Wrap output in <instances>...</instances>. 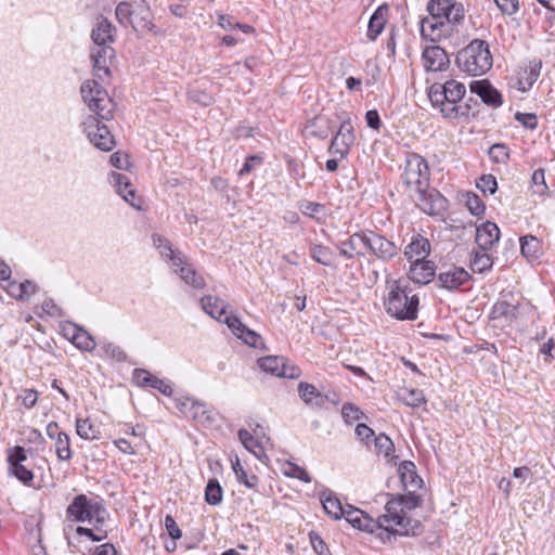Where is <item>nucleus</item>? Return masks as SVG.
Wrapping results in <instances>:
<instances>
[{"label":"nucleus","mask_w":555,"mask_h":555,"mask_svg":"<svg viewBox=\"0 0 555 555\" xmlns=\"http://www.w3.org/2000/svg\"><path fill=\"white\" fill-rule=\"evenodd\" d=\"M502 13L512 15L518 10V0H494Z\"/></svg>","instance_id":"nucleus-62"},{"label":"nucleus","mask_w":555,"mask_h":555,"mask_svg":"<svg viewBox=\"0 0 555 555\" xmlns=\"http://www.w3.org/2000/svg\"><path fill=\"white\" fill-rule=\"evenodd\" d=\"M284 475L287 477L299 479L306 483L311 482L309 473L295 463L287 462L284 466Z\"/></svg>","instance_id":"nucleus-49"},{"label":"nucleus","mask_w":555,"mask_h":555,"mask_svg":"<svg viewBox=\"0 0 555 555\" xmlns=\"http://www.w3.org/2000/svg\"><path fill=\"white\" fill-rule=\"evenodd\" d=\"M500 240L499 227L491 222L486 221L476 229L475 242L479 249L488 250Z\"/></svg>","instance_id":"nucleus-19"},{"label":"nucleus","mask_w":555,"mask_h":555,"mask_svg":"<svg viewBox=\"0 0 555 555\" xmlns=\"http://www.w3.org/2000/svg\"><path fill=\"white\" fill-rule=\"evenodd\" d=\"M515 119L527 129L534 130L538 127V118L533 113L517 112L515 114Z\"/></svg>","instance_id":"nucleus-56"},{"label":"nucleus","mask_w":555,"mask_h":555,"mask_svg":"<svg viewBox=\"0 0 555 555\" xmlns=\"http://www.w3.org/2000/svg\"><path fill=\"white\" fill-rule=\"evenodd\" d=\"M55 452L60 461H69L72 459L69 437L66 433L55 440Z\"/></svg>","instance_id":"nucleus-47"},{"label":"nucleus","mask_w":555,"mask_h":555,"mask_svg":"<svg viewBox=\"0 0 555 555\" xmlns=\"http://www.w3.org/2000/svg\"><path fill=\"white\" fill-rule=\"evenodd\" d=\"M114 26L107 18L101 17L92 29L91 38L96 46H108L114 41Z\"/></svg>","instance_id":"nucleus-32"},{"label":"nucleus","mask_w":555,"mask_h":555,"mask_svg":"<svg viewBox=\"0 0 555 555\" xmlns=\"http://www.w3.org/2000/svg\"><path fill=\"white\" fill-rule=\"evenodd\" d=\"M466 207L474 216H480L485 212V204L481 198L475 193H467Z\"/></svg>","instance_id":"nucleus-53"},{"label":"nucleus","mask_w":555,"mask_h":555,"mask_svg":"<svg viewBox=\"0 0 555 555\" xmlns=\"http://www.w3.org/2000/svg\"><path fill=\"white\" fill-rule=\"evenodd\" d=\"M101 349L104 351L105 356L116 360V361H125L127 356L125 351L114 343H102Z\"/></svg>","instance_id":"nucleus-54"},{"label":"nucleus","mask_w":555,"mask_h":555,"mask_svg":"<svg viewBox=\"0 0 555 555\" xmlns=\"http://www.w3.org/2000/svg\"><path fill=\"white\" fill-rule=\"evenodd\" d=\"M165 526H166V529L168 531V534L173 539V540H178L181 538L182 535V532L180 530V528L178 527L176 520L173 519L172 516L170 515H167L166 518H165Z\"/></svg>","instance_id":"nucleus-64"},{"label":"nucleus","mask_w":555,"mask_h":555,"mask_svg":"<svg viewBox=\"0 0 555 555\" xmlns=\"http://www.w3.org/2000/svg\"><path fill=\"white\" fill-rule=\"evenodd\" d=\"M10 469L12 474L24 483H29L34 479L33 472L26 468L23 464L11 466Z\"/></svg>","instance_id":"nucleus-59"},{"label":"nucleus","mask_w":555,"mask_h":555,"mask_svg":"<svg viewBox=\"0 0 555 555\" xmlns=\"http://www.w3.org/2000/svg\"><path fill=\"white\" fill-rule=\"evenodd\" d=\"M72 343L82 351H92L96 346L94 338L82 327H80L77 335H73Z\"/></svg>","instance_id":"nucleus-45"},{"label":"nucleus","mask_w":555,"mask_h":555,"mask_svg":"<svg viewBox=\"0 0 555 555\" xmlns=\"http://www.w3.org/2000/svg\"><path fill=\"white\" fill-rule=\"evenodd\" d=\"M298 393L306 404L317 408L322 406L326 399L314 385L304 382L298 385Z\"/></svg>","instance_id":"nucleus-35"},{"label":"nucleus","mask_w":555,"mask_h":555,"mask_svg":"<svg viewBox=\"0 0 555 555\" xmlns=\"http://www.w3.org/2000/svg\"><path fill=\"white\" fill-rule=\"evenodd\" d=\"M531 182L532 192L534 194L542 196L547 193L548 186L545 182V173L543 169H537L533 171Z\"/></svg>","instance_id":"nucleus-50"},{"label":"nucleus","mask_w":555,"mask_h":555,"mask_svg":"<svg viewBox=\"0 0 555 555\" xmlns=\"http://www.w3.org/2000/svg\"><path fill=\"white\" fill-rule=\"evenodd\" d=\"M541 250V242L533 235L520 238V251L527 259H538Z\"/></svg>","instance_id":"nucleus-38"},{"label":"nucleus","mask_w":555,"mask_h":555,"mask_svg":"<svg viewBox=\"0 0 555 555\" xmlns=\"http://www.w3.org/2000/svg\"><path fill=\"white\" fill-rule=\"evenodd\" d=\"M399 398L409 406L417 408L425 402L422 390L404 388L399 392Z\"/></svg>","instance_id":"nucleus-46"},{"label":"nucleus","mask_w":555,"mask_h":555,"mask_svg":"<svg viewBox=\"0 0 555 555\" xmlns=\"http://www.w3.org/2000/svg\"><path fill=\"white\" fill-rule=\"evenodd\" d=\"M76 433L86 440H96L101 437V431L98 426L92 424L89 418L76 420Z\"/></svg>","instance_id":"nucleus-39"},{"label":"nucleus","mask_w":555,"mask_h":555,"mask_svg":"<svg viewBox=\"0 0 555 555\" xmlns=\"http://www.w3.org/2000/svg\"><path fill=\"white\" fill-rule=\"evenodd\" d=\"M341 415L347 424H352L364 416L363 412L354 404L347 402L341 408Z\"/></svg>","instance_id":"nucleus-52"},{"label":"nucleus","mask_w":555,"mask_h":555,"mask_svg":"<svg viewBox=\"0 0 555 555\" xmlns=\"http://www.w3.org/2000/svg\"><path fill=\"white\" fill-rule=\"evenodd\" d=\"M307 129L310 134L326 139L332 130V122L326 116L317 115L308 122Z\"/></svg>","instance_id":"nucleus-36"},{"label":"nucleus","mask_w":555,"mask_h":555,"mask_svg":"<svg viewBox=\"0 0 555 555\" xmlns=\"http://www.w3.org/2000/svg\"><path fill=\"white\" fill-rule=\"evenodd\" d=\"M489 154L495 163H505L508 159V150L504 144L492 145Z\"/></svg>","instance_id":"nucleus-57"},{"label":"nucleus","mask_w":555,"mask_h":555,"mask_svg":"<svg viewBox=\"0 0 555 555\" xmlns=\"http://www.w3.org/2000/svg\"><path fill=\"white\" fill-rule=\"evenodd\" d=\"M66 513L67 517L75 521L94 524L96 529L104 525L108 516L101 502L89 500L85 494L76 495L68 505Z\"/></svg>","instance_id":"nucleus-7"},{"label":"nucleus","mask_w":555,"mask_h":555,"mask_svg":"<svg viewBox=\"0 0 555 555\" xmlns=\"http://www.w3.org/2000/svg\"><path fill=\"white\" fill-rule=\"evenodd\" d=\"M477 188L482 193H489L494 194L498 189V182L494 176L492 175H483L478 181H477Z\"/></svg>","instance_id":"nucleus-55"},{"label":"nucleus","mask_w":555,"mask_h":555,"mask_svg":"<svg viewBox=\"0 0 555 555\" xmlns=\"http://www.w3.org/2000/svg\"><path fill=\"white\" fill-rule=\"evenodd\" d=\"M344 517L350 525H352V527L365 532L372 533L376 528H378L377 521L363 511L351 505L347 506Z\"/></svg>","instance_id":"nucleus-20"},{"label":"nucleus","mask_w":555,"mask_h":555,"mask_svg":"<svg viewBox=\"0 0 555 555\" xmlns=\"http://www.w3.org/2000/svg\"><path fill=\"white\" fill-rule=\"evenodd\" d=\"M415 491H408V495L399 496L398 500L402 502L403 511L406 509H413L418 506L420 504V498L414 494Z\"/></svg>","instance_id":"nucleus-63"},{"label":"nucleus","mask_w":555,"mask_h":555,"mask_svg":"<svg viewBox=\"0 0 555 555\" xmlns=\"http://www.w3.org/2000/svg\"><path fill=\"white\" fill-rule=\"evenodd\" d=\"M259 366L262 371L282 377L285 359L276 356H269L259 359Z\"/></svg>","instance_id":"nucleus-40"},{"label":"nucleus","mask_w":555,"mask_h":555,"mask_svg":"<svg viewBox=\"0 0 555 555\" xmlns=\"http://www.w3.org/2000/svg\"><path fill=\"white\" fill-rule=\"evenodd\" d=\"M154 247L159 251L160 256L171 261L172 267H179L185 262V256L181 251L173 249L168 238L160 234L152 236Z\"/></svg>","instance_id":"nucleus-22"},{"label":"nucleus","mask_w":555,"mask_h":555,"mask_svg":"<svg viewBox=\"0 0 555 555\" xmlns=\"http://www.w3.org/2000/svg\"><path fill=\"white\" fill-rule=\"evenodd\" d=\"M175 268V272L179 274L186 285L192 286L194 289H203L206 286L205 279L186 261Z\"/></svg>","instance_id":"nucleus-33"},{"label":"nucleus","mask_w":555,"mask_h":555,"mask_svg":"<svg viewBox=\"0 0 555 555\" xmlns=\"http://www.w3.org/2000/svg\"><path fill=\"white\" fill-rule=\"evenodd\" d=\"M493 261L487 250H478L474 253L470 260V268L474 272L483 273L492 268Z\"/></svg>","instance_id":"nucleus-41"},{"label":"nucleus","mask_w":555,"mask_h":555,"mask_svg":"<svg viewBox=\"0 0 555 555\" xmlns=\"http://www.w3.org/2000/svg\"><path fill=\"white\" fill-rule=\"evenodd\" d=\"M83 131L90 143L96 149L108 152L115 146V140L106 125L95 116H88L82 122Z\"/></svg>","instance_id":"nucleus-10"},{"label":"nucleus","mask_w":555,"mask_h":555,"mask_svg":"<svg viewBox=\"0 0 555 555\" xmlns=\"http://www.w3.org/2000/svg\"><path fill=\"white\" fill-rule=\"evenodd\" d=\"M456 64L462 72L472 76H481L491 69L493 59L489 44L481 39H474L456 55Z\"/></svg>","instance_id":"nucleus-5"},{"label":"nucleus","mask_w":555,"mask_h":555,"mask_svg":"<svg viewBox=\"0 0 555 555\" xmlns=\"http://www.w3.org/2000/svg\"><path fill=\"white\" fill-rule=\"evenodd\" d=\"M237 435L242 444L258 460L263 461L267 459L262 444L247 429H240Z\"/></svg>","instance_id":"nucleus-37"},{"label":"nucleus","mask_w":555,"mask_h":555,"mask_svg":"<svg viewBox=\"0 0 555 555\" xmlns=\"http://www.w3.org/2000/svg\"><path fill=\"white\" fill-rule=\"evenodd\" d=\"M356 142L354 128L350 117L340 122L339 129L328 147L331 154L339 155L340 158L347 157L349 150Z\"/></svg>","instance_id":"nucleus-11"},{"label":"nucleus","mask_w":555,"mask_h":555,"mask_svg":"<svg viewBox=\"0 0 555 555\" xmlns=\"http://www.w3.org/2000/svg\"><path fill=\"white\" fill-rule=\"evenodd\" d=\"M385 511L386 513L377 520L378 528H384L395 535H416L421 532V522L406 517L402 502L398 498L390 499L385 505Z\"/></svg>","instance_id":"nucleus-6"},{"label":"nucleus","mask_w":555,"mask_h":555,"mask_svg":"<svg viewBox=\"0 0 555 555\" xmlns=\"http://www.w3.org/2000/svg\"><path fill=\"white\" fill-rule=\"evenodd\" d=\"M224 323L231 332L246 345L256 348L262 343L261 336L243 324L236 314L229 313L224 319Z\"/></svg>","instance_id":"nucleus-15"},{"label":"nucleus","mask_w":555,"mask_h":555,"mask_svg":"<svg viewBox=\"0 0 555 555\" xmlns=\"http://www.w3.org/2000/svg\"><path fill=\"white\" fill-rule=\"evenodd\" d=\"M374 446L375 451L378 454H383L385 457H388L395 449L392 440L385 434H379L375 437Z\"/></svg>","instance_id":"nucleus-51"},{"label":"nucleus","mask_w":555,"mask_h":555,"mask_svg":"<svg viewBox=\"0 0 555 555\" xmlns=\"http://www.w3.org/2000/svg\"><path fill=\"white\" fill-rule=\"evenodd\" d=\"M133 378L135 383L141 387H151L153 389H157L166 396H170L172 392V387L168 383L158 378L157 376L152 375L145 370H134Z\"/></svg>","instance_id":"nucleus-24"},{"label":"nucleus","mask_w":555,"mask_h":555,"mask_svg":"<svg viewBox=\"0 0 555 555\" xmlns=\"http://www.w3.org/2000/svg\"><path fill=\"white\" fill-rule=\"evenodd\" d=\"M366 247L369 254L383 261L392 259L399 251L398 246L392 241L374 231H367Z\"/></svg>","instance_id":"nucleus-14"},{"label":"nucleus","mask_w":555,"mask_h":555,"mask_svg":"<svg viewBox=\"0 0 555 555\" xmlns=\"http://www.w3.org/2000/svg\"><path fill=\"white\" fill-rule=\"evenodd\" d=\"M515 314H516V306H514L507 301L500 300V301L495 302L494 306L492 307L491 319L496 320V319L504 318L506 321H511V320H513Z\"/></svg>","instance_id":"nucleus-44"},{"label":"nucleus","mask_w":555,"mask_h":555,"mask_svg":"<svg viewBox=\"0 0 555 555\" xmlns=\"http://www.w3.org/2000/svg\"><path fill=\"white\" fill-rule=\"evenodd\" d=\"M416 206L427 215H439L447 209V199L436 190L428 186L410 196Z\"/></svg>","instance_id":"nucleus-12"},{"label":"nucleus","mask_w":555,"mask_h":555,"mask_svg":"<svg viewBox=\"0 0 555 555\" xmlns=\"http://www.w3.org/2000/svg\"><path fill=\"white\" fill-rule=\"evenodd\" d=\"M366 240L367 231L353 233L347 241L339 243V254L346 259H353L356 256H365L367 253Z\"/></svg>","instance_id":"nucleus-16"},{"label":"nucleus","mask_w":555,"mask_h":555,"mask_svg":"<svg viewBox=\"0 0 555 555\" xmlns=\"http://www.w3.org/2000/svg\"><path fill=\"white\" fill-rule=\"evenodd\" d=\"M470 91L476 93L481 101L494 108L502 105L501 93L489 82V80H475L469 85Z\"/></svg>","instance_id":"nucleus-18"},{"label":"nucleus","mask_w":555,"mask_h":555,"mask_svg":"<svg viewBox=\"0 0 555 555\" xmlns=\"http://www.w3.org/2000/svg\"><path fill=\"white\" fill-rule=\"evenodd\" d=\"M401 482L406 491H416L421 488L422 479L415 472V465L410 461H404L399 466Z\"/></svg>","instance_id":"nucleus-29"},{"label":"nucleus","mask_w":555,"mask_h":555,"mask_svg":"<svg viewBox=\"0 0 555 555\" xmlns=\"http://www.w3.org/2000/svg\"><path fill=\"white\" fill-rule=\"evenodd\" d=\"M424 67L428 72H443L449 66L447 52L439 46H428L423 50Z\"/></svg>","instance_id":"nucleus-17"},{"label":"nucleus","mask_w":555,"mask_h":555,"mask_svg":"<svg viewBox=\"0 0 555 555\" xmlns=\"http://www.w3.org/2000/svg\"><path fill=\"white\" fill-rule=\"evenodd\" d=\"M388 314L398 320H415L417 318L418 297L403 285L401 281L389 283V292L384 302Z\"/></svg>","instance_id":"nucleus-4"},{"label":"nucleus","mask_w":555,"mask_h":555,"mask_svg":"<svg viewBox=\"0 0 555 555\" xmlns=\"http://www.w3.org/2000/svg\"><path fill=\"white\" fill-rule=\"evenodd\" d=\"M201 307L207 314L218 321L224 322V319L228 315V304L216 296H203L201 298Z\"/></svg>","instance_id":"nucleus-26"},{"label":"nucleus","mask_w":555,"mask_h":555,"mask_svg":"<svg viewBox=\"0 0 555 555\" xmlns=\"http://www.w3.org/2000/svg\"><path fill=\"white\" fill-rule=\"evenodd\" d=\"M469 278L470 275L465 269L451 266L439 273L438 281L442 287L455 289L465 284Z\"/></svg>","instance_id":"nucleus-21"},{"label":"nucleus","mask_w":555,"mask_h":555,"mask_svg":"<svg viewBox=\"0 0 555 555\" xmlns=\"http://www.w3.org/2000/svg\"><path fill=\"white\" fill-rule=\"evenodd\" d=\"M177 408L186 417H191L201 424H211L216 421L217 412L204 402L185 398L177 403Z\"/></svg>","instance_id":"nucleus-13"},{"label":"nucleus","mask_w":555,"mask_h":555,"mask_svg":"<svg viewBox=\"0 0 555 555\" xmlns=\"http://www.w3.org/2000/svg\"><path fill=\"white\" fill-rule=\"evenodd\" d=\"M115 15L119 24L131 25L139 35L156 33L153 22L154 14L145 0H138L133 3L122 1L116 7Z\"/></svg>","instance_id":"nucleus-3"},{"label":"nucleus","mask_w":555,"mask_h":555,"mask_svg":"<svg viewBox=\"0 0 555 555\" xmlns=\"http://www.w3.org/2000/svg\"><path fill=\"white\" fill-rule=\"evenodd\" d=\"M98 50L92 52L93 69L95 75L102 79L103 75H109V64L114 57L115 51L109 46H98Z\"/></svg>","instance_id":"nucleus-23"},{"label":"nucleus","mask_w":555,"mask_h":555,"mask_svg":"<svg viewBox=\"0 0 555 555\" xmlns=\"http://www.w3.org/2000/svg\"><path fill=\"white\" fill-rule=\"evenodd\" d=\"M83 102L102 120L112 117L111 99L107 91L96 81L87 80L80 87Z\"/></svg>","instance_id":"nucleus-9"},{"label":"nucleus","mask_w":555,"mask_h":555,"mask_svg":"<svg viewBox=\"0 0 555 555\" xmlns=\"http://www.w3.org/2000/svg\"><path fill=\"white\" fill-rule=\"evenodd\" d=\"M388 15V7L379 5L375 12L372 14L366 36L371 41H375L376 38L382 34L385 28L386 21Z\"/></svg>","instance_id":"nucleus-27"},{"label":"nucleus","mask_w":555,"mask_h":555,"mask_svg":"<svg viewBox=\"0 0 555 555\" xmlns=\"http://www.w3.org/2000/svg\"><path fill=\"white\" fill-rule=\"evenodd\" d=\"M320 501L325 513L334 519H339L344 516L346 508L343 507L340 501L331 490H324L320 493Z\"/></svg>","instance_id":"nucleus-34"},{"label":"nucleus","mask_w":555,"mask_h":555,"mask_svg":"<svg viewBox=\"0 0 555 555\" xmlns=\"http://www.w3.org/2000/svg\"><path fill=\"white\" fill-rule=\"evenodd\" d=\"M111 177L112 182L116 186L117 193L132 207L140 209V206L134 203L135 191L131 186L129 179L125 175L118 172H112Z\"/></svg>","instance_id":"nucleus-31"},{"label":"nucleus","mask_w":555,"mask_h":555,"mask_svg":"<svg viewBox=\"0 0 555 555\" xmlns=\"http://www.w3.org/2000/svg\"><path fill=\"white\" fill-rule=\"evenodd\" d=\"M310 256L314 261L326 267L332 266L334 259L333 250L323 245H312L310 247Z\"/></svg>","instance_id":"nucleus-42"},{"label":"nucleus","mask_w":555,"mask_h":555,"mask_svg":"<svg viewBox=\"0 0 555 555\" xmlns=\"http://www.w3.org/2000/svg\"><path fill=\"white\" fill-rule=\"evenodd\" d=\"M429 167L424 157L418 154L409 156L403 172V183L406 186L409 196L421 190H427L429 186Z\"/></svg>","instance_id":"nucleus-8"},{"label":"nucleus","mask_w":555,"mask_h":555,"mask_svg":"<svg viewBox=\"0 0 555 555\" xmlns=\"http://www.w3.org/2000/svg\"><path fill=\"white\" fill-rule=\"evenodd\" d=\"M9 287L17 288L18 293H17V295H15V298H17L20 300H28L30 298V296L33 294H35V292L37 289V285L34 282L28 281V280H26L23 283L12 282V283H10Z\"/></svg>","instance_id":"nucleus-48"},{"label":"nucleus","mask_w":555,"mask_h":555,"mask_svg":"<svg viewBox=\"0 0 555 555\" xmlns=\"http://www.w3.org/2000/svg\"><path fill=\"white\" fill-rule=\"evenodd\" d=\"M235 477L240 483L245 485L249 489H255L259 482V478L256 475H248L244 468H240Z\"/></svg>","instance_id":"nucleus-58"},{"label":"nucleus","mask_w":555,"mask_h":555,"mask_svg":"<svg viewBox=\"0 0 555 555\" xmlns=\"http://www.w3.org/2000/svg\"><path fill=\"white\" fill-rule=\"evenodd\" d=\"M223 490L217 479H209L205 489V501L209 505H218L222 501Z\"/></svg>","instance_id":"nucleus-43"},{"label":"nucleus","mask_w":555,"mask_h":555,"mask_svg":"<svg viewBox=\"0 0 555 555\" xmlns=\"http://www.w3.org/2000/svg\"><path fill=\"white\" fill-rule=\"evenodd\" d=\"M188 94L191 101L199 103L205 106L209 105L212 101V98L208 93L196 88L190 90Z\"/></svg>","instance_id":"nucleus-60"},{"label":"nucleus","mask_w":555,"mask_h":555,"mask_svg":"<svg viewBox=\"0 0 555 555\" xmlns=\"http://www.w3.org/2000/svg\"><path fill=\"white\" fill-rule=\"evenodd\" d=\"M27 460V455L25 449L23 447L16 446L9 455V464L11 466H15L18 464H23L24 461Z\"/></svg>","instance_id":"nucleus-61"},{"label":"nucleus","mask_w":555,"mask_h":555,"mask_svg":"<svg viewBox=\"0 0 555 555\" xmlns=\"http://www.w3.org/2000/svg\"><path fill=\"white\" fill-rule=\"evenodd\" d=\"M541 67V61L533 60L521 72H519L517 81L518 89L524 92L529 90L539 78Z\"/></svg>","instance_id":"nucleus-30"},{"label":"nucleus","mask_w":555,"mask_h":555,"mask_svg":"<svg viewBox=\"0 0 555 555\" xmlns=\"http://www.w3.org/2000/svg\"><path fill=\"white\" fill-rule=\"evenodd\" d=\"M430 253V243L427 238L417 234L404 249V256L410 262L424 261Z\"/></svg>","instance_id":"nucleus-25"},{"label":"nucleus","mask_w":555,"mask_h":555,"mask_svg":"<svg viewBox=\"0 0 555 555\" xmlns=\"http://www.w3.org/2000/svg\"><path fill=\"white\" fill-rule=\"evenodd\" d=\"M466 92L465 86L456 80L434 83L429 88L428 98L434 107H438L444 118L460 119L468 117L470 107L462 103Z\"/></svg>","instance_id":"nucleus-2"},{"label":"nucleus","mask_w":555,"mask_h":555,"mask_svg":"<svg viewBox=\"0 0 555 555\" xmlns=\"http://www.w3.org/2000/svg\"><path fill=\"white\" fill-rule=\"evenodd\" d=\"M430 17L422 20L421 35L431 42L449 37L453 26L464 20L465 10L455 0H430L427 4Z\"/></svg>","instance_id":"nucleus-1"},{"label":"nucleus","mask_w":555,"mask_h":555,"mask_svg":"<svg viewBox=\"0 0 555 555\" xmlns=\"http://www.w3.org/2000/svg\"><path fill=\"white\" fill-rule=\"evenodd\" d=\"M435 275V267L430 261H414L409 278L417 284H427Z\"/></svg>","instance_id":"nucleus-28"}]
</instances>
